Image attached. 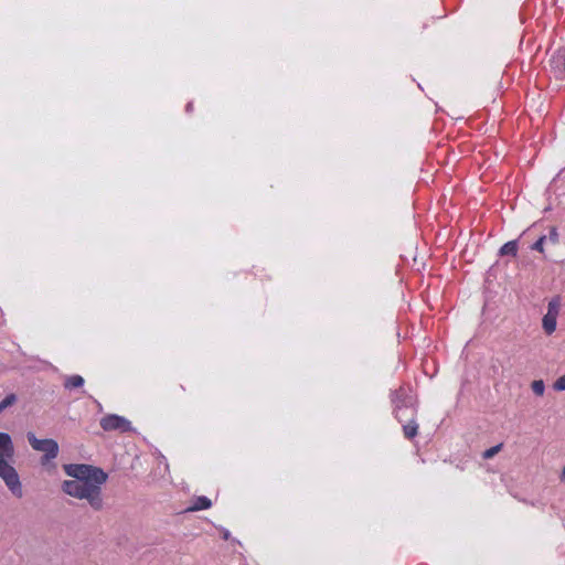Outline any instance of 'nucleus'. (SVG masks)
<instances>
[{
	"label": "nucleus",
	"instance_id": "1",
	"mask_svg": "<svg viewBox=\"0 0 565 565\" xmlns=\"http://www.w3.org/2000/svg\"><path fill=\"white\" fill-rule=\"evenodd\" d=\"M63 470L73 479L63 481L62 491L85 501L94 511H102L105 505L103 486L108 475L102 468L86 463H67Z\"/></svg>",
	"mask_w": 565,
	"mask_h": 565
},
{
	"label": "nucleus",
	"instance_id": "2",
	"mask_svg": "<svg viewBox=\"0 0 565 565\" xmlns=\"http://www.w3.org/2000/svg\"><path fill=\"white\" fill-rule=\"evenodd\" d=\"M14 445L9 434L0 433V479L15 498L23 497L22 483L13 466Z\"/></svg>",
	"mask_w": 565,
	"mask_h": 565
},
{
	"label": "nucleus",
	"instance_id": "3",
	"mask_svg": "<svg viewBox=\"0 0 565 565\" xmlns=\"http://www.w3.org/2000/svg\"><path fill=\"white\" fill-rule=\"evenodd\" d=\"M28 441L34 450L43 452L41 458L42 466H46L52 459L57 457L58 445L54 439H39L33 433H28Z\"/></svg>",
	"mask_w": 565,
	"mask_h": 565
},
{
	"label": "nucleus",
	"instance_id": "4",
	"mask_svg": "<svg viewBox=\"0 0 565 565\" xmlns=\"http://www.w3.org/2000/svg\"><path fill=\"white\" fill-rule=\"evenodd\" d=\"M99 424L105 431L118 430L120 433H127L132 429L131 423L127 418L116 414L104 416Z\"/></svg>",
	"mask_w": 565,
	"mask_h": 565
},
{
	"label": "nucleus",
	"instance_id": "5",
	"mask_svg": "<svg viewBox=\"0 0 565 565\" xmlns=\"http://www.w3.org/2000/svg\"><path fill=\"white\" fill-rule=\"evenodd\" d=\"M417 409L413 404H403L395 406V418L401 423H406L416 418Z\"/></svg>",
	"mask_w": 565,
	"mask_h": 565
},
{
	"label": "nucleus",
	"instance_id": "6",
	"mask_svg": "<svg viewBox=\"0 0 565 565\" xmlns=\"http://www.w3.org/2000/svg\"><path fill=\"white\" fill-rule=\"evenodd\" d=\"M558 311L555 309L554 312H546L543 317L542 324L546 334H552L556 330V320Z\"/></svg>",
	"mask_w": 565,
	"mask_h": 565
},
{
	"label": "nucleus",
	"instance_id": "7",
	"mask_svg": "<svg viewBox=\"0 0 565 565\" xmlns=\"http://www.w3.org/2000/svg\"><path fill=\"white\" fill-rule=\"evenodd\" d=\"M212 507V501L204 495L198 497L193 500L192 504L186 509V511L193 512V511H200V510H206Z\"/></svg>",
	"mask_w": 565,
	"mask_h": 565
},
{
	"label": "nucleus",
	"instance_id": "8",
	"mask_svg": "<svg viewBox=\"0 0 565 565\" xmlns=\"http://www.w3.org/2000/svg\"><path fill=\"white\" fill-rule=\"evenodd\" d=\"M403 434L404 437L407 439H413L418 434V424L416 422V418L411 419L406 423H403Z\"/></svg>",
	"mask_w": 565,
	"mask_h": 565
},
{
	"label": "nucleus",
	"instance_id": "9",
	"mask_svg": "<svg viewBox=\"0 0 565 565\" xmlns=\"http://www.w3.org/2000/svg\"><path fill=\"white\" fill-rule=\"evenodd\" d=\"M83 385H84V379H83V376L77 375V374L68 376L64 382V386L67 390L78 388V387H82Z\"/></svg>",
	"mask_w": 565,
	"mask_h": 565
},
{
	"label": "nucleus",
	"instance_id": "10",
	"mask_svg": "<svg viewBox=\"0 0 565 565\" xmlns=\"http://www.w3.org/2000/svg\"><path fill=\"white\" fill-rule=\"evenodd\" d=\"M500 254L501 255H511L513 257L516 256L518 254V244L515 241H510L508 243H505L501 248H500Z\"/></svg>",
	"mask_w": 565,
	"mask_h": 565
},
{
	"label": "nucleus",
	"instance_id": "11",
	"mask_svg": "<svg viewBox=\"0 0 565 565\" xmlns=\"http://www.w3.org/2000/svg\"><path fill=\"white\" fill-rule=\"evenodd\" d=\"M531 388L535 395L542 396L545 391L544 382L542 380H535L532 382Z\"/></svg>",
	"mask_w": 565,
	"mask_h": 565
},
{
	"label": "nucleus",
	"instance_id": "12",
	"mask_svg": "<svg viewBox=\"0 0 565 565\" xmlns=\"http://www.w3.org/2000/svg\"><path fill=\"white\" fill-rule=\"evenodd\" d=\"M502 444H498L487 450L483 451L482 454V458L483 459H491L492 457H494L497 454H499V451L502 449Z\"/></svg>",
	"mask_w": 565,
	"mask_h": 565
},
{
	"label": "nucleus",
	"instance_id": "13",
	"mask_svg": "<svg viewBox=\"0 0 565 565\" xmlns=\"http://www.w3.org/2000/svg\"><path fill=\"white\" fill-rule=\"evenodd\" d=\"M14 402H15V396L13 394L6 396L4 399H2L0 402V413L8 406L12 405Z\"/></svg>",
	"mask_w": 565,
	"mask_h": 565
},
{
	"label": "nucleus",
	"instance_id": "14",
	"mask_svg": "<svg viewBox=\"0 0 565 565\" xmlns=\"http://www.w3.org/2000/svg\"><path fill=\"white\" fill-rule=\"evenodd\" d=\"M546 239V236H541L533 245L532 249L537 250L540 253H544V242Z\"/></svg>",
	"mask_w": 565,
	"mask_h": 565
},
{
	"label": "nucleus",
	"instance_id": "15",
	"mask_svg": "<svg viewBox=\"0 0 565 565\" xmlns=\"http://www.w3.org/2000/svg\"><path fill=\"white\" fill-rule=\"evenodd\" d=\"M555 391H565V374L559 376L553 384Z\"/></svg>",
	"mask_w": 565,
	"mask_h": 565
},
{
	"label": "nucleus",
	"instance_id": "16",
	"mask_svg": "<svg viewBox=\"0 0 565 565\" xmlns=\"http://www.w3.org/2000/svg\"><path fill=\"white\" fill-rule=\"evenodd\" d=\"M550 239L552 243L556 244L558 242V233L555 227H552L550 231Z\"/></svg>",
	"mask_w": 565,
	"mask_h": 565
},
{
	"label": "nucleus",
	"instance_id": "17",
	"mask_svg": "<svg viewBox=\"0 0 565 565\" xmlns=\"http://www.w3.org/2000/svg\"><path fill=\"white\" fill-rule=\"evenodd\" d=\"M555 309L558 310V303L556 301H554V300L550 301L547 312H554Z\"/></svg>",
	"mask_w": 565,
	"mask_h": 565
},
{
	"label": "nucleus",
	"instance_id": "18",
	"mask_svg": "<svg viewBox=\"0 0 565 565\" xmlns=\"http://www.w3.org/2000/svg\"><path fill=\"white\" fill-rule=\"evenodd\" d=\"M559 479L563 483H565V467L562 469V472L559 475Z\"/></svg>",
	"mask_w": 565,
	"mask_h": 565
}]
</instances>
